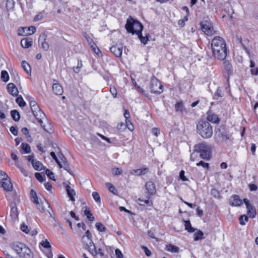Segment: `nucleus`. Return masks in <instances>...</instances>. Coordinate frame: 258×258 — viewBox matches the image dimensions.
Masks as SVG:
<instances>
[{
    "label": "nucleus",
    "mask_w": 258,
    "mask_h": 258,
    "mask_svg": "<svg viewBox=\"0 0 258 258\" xmlns=\"http://www.w3.org/2000/svg\"><path fill=\"white\" fill-rule=\"evenodd\" d=\"M149 199V197H148V199L146 200H142L141 199L139 198L138 199V201L141 202L139 204L141 206H151L153 205V201L150 200Z\"/></svg>",
    "instance_id": "34"
},
{
    "label": "nucleus",
    "mask_w": 258,
    "mask_h": 258,
    "mask_svg": "<svg viewBox=\"0 0 258 258\" xmlns=\"http://www.w3.org/2000/svg\"><path fill=\"white\" fill-rule=\"evenodd\" d=\"M84 37H85L87 41L88 42L89 45L90 46H95V44L94 42V41H93L91 36H90V35H89L87 33H85L84 34Z\"/></svg>",
    "instance_id": "45"
},
{
    "label": "nucleus",
    "mask_w": 258,
    "mask_h": 258,
    "mask_svg": "<svg viewBox=\"0 0 258 258\" xmlns=\"http://www.w3.org/2000/svg\"><path fill=\"white\" fill-rule=\"evenodd\" d=\"M184 223L185 230H186L188 232L190 233H192L195 232V229L191 226L189 220L184 221Z\"/></svg>",
    "instance_id": "35"
},
{
    "label": "nucleus",
    "mask_w": 258,
    "mask_h": 258,
    "mask_svg": "<svg viewBox=\"0 0 258 258\" xmlns=\"http://www.w3.org/2000/svg\"><path fill=\"white\" fill-rule=\"evenodd\" d=\"M41 244L46 249L51 248L49 242L46 239L45 241H42L41 242Z\"/></svg>",
    "instance_id": "62"
},
{
    "label": "nucleus",
    "mask_w": 258,
    "mask_h": 258,
    "mask_svg": "<svg viewBox=\"0 0 258 258\" xmlns=\"http://www.w3.org/2000/svg\"><path fill=\"white\" fill-rule=\"evenodd\" d=\"M126 125H125L129 130L133 131L134 130V125L129 119H125Z\"/></svg>",
    "instance_id": "57"
},
{
    "label": "nucleus",
    "mask_w": 258,
    "mask_h": 258,
    "mask_svg": "<svg viewBox=\"0 0 258 258\" xmlns=\"http://www.w3.org/2000/svg\"><path fill=\"white\" fill-rule=\"evenodd\" d=\"M248 220V217L245 215H241L239 217V224L241 225H245V222H247Z\"/></svg>",
    "instance_id": "42"
},
{
    "label": "nucleus",
    "mask_w": 258,
    "mask_h": 258,
    "mask_svg": "<svg viewBox=\"0 0 258 258\" xmlns=\"http://www.w3.org/2000/svg\"><path fill=\"white\" fill-rule=\"evenodd\" d=\"M185 171L183 170H181L179 174V178L182 181H188V178L184 175Z\"/></svg>",
    "instance_id": "52"
},
{
    "label": "nucleus",
    "mask_w": 258,
    "mask_h": 258,
    "mask_svg": "<svg viewBox=\"0 0 258 258\" xmlns=\"http://www.w3.org/2000/svg\"><path fill=\"white\" fill-rule=\"evenodd\" d=\"M216 134L223 140H227L230 138L229 132L224 125H220L216 131Z\"/></svg>",
    "instance_id": "9"
},
{
    "label": "nucleus",
    "mask_w": 258,
    "mask_h": 258,
    "mask_svg": "<svg viewBox=\"0 0 258 258\" xmlns=\"http://www.w3.org/2000/svg\"><path fill=\"white\" fill-rule=\"evenodd\" d=\"M145 187L150 196L155 195L156 193V188L155 183L152 181H148L145 184Z\"/></svg>",
    "instance_id": "17"
},
{
    "label": "nucleus",
    "mask_w": 258,
    "mask_h": 258,
    "mask_svg": "<svg viewBox=\"0 0 258 258\" xmlns=\"http://www.w3.org/2000/svg\"><path fill=\"white\" fill-rule=\"evenodd\" d=\"M36 28L34 26H30L29 27H24L18 30V34L19 35L27 36L30 35L35 33Z\"/></svg>",
    "instance_id": "13"
},
{
    "label": "nucleus",
    "mask_w": 258,
    "mask_h": 258,
    "mask_svg": "<svg viewBox=\"0 0 258 258\" xmlns=\"http://www.w3.org/2000/svg\"><path fill=\"white\" fill-rule=\"evenodd\" d=\"M65 187L67 195L70 198V200L73 202L75 201V199L74 196L76 195L75 191L73 189L71 188V186L68 184H66Z\"/></svg>",
    "instance_id": "25"
},
{
    "label": "nucleus",
    "mask_w": 258,
    "mask_h": 258,
    "mask_svg": "<svg viewBox=\"0 0 258 258\" xmlns=\"http://www.w3.org/2000/svg\"><path fill=\"white\" fill-rule=\"evenodd\" d=\"M10 212V216L12 219H15L18 216V209L16 206L15 203L12 204Z\"/></svg>",
    "instance_id": "28"
},
{
    "label": "nucleus",
    "mask_w": 258,
    "mask_h": 258,
    "mask_svg": "<svg viewBox=\"0 0 258 258\" xmlns=\"http://www.w3.org/2000/svg\"><path fill=\"white\" fill-rule=\"evenodd\" d=\"M250 72L252 75H258V68L257 66H250Z\"/></svg>",
    "instance_id": "54"
},
{
    "label": "nucleus",
    "mask_w": 258,
    "mask_h": 258,
    "mask_svg": "<svg viewBox=\"0 0 258 258\" xmlns=\"http://www.w3.org/2000/svg\"><path fill=\"white\" fill-rule=\"evenodd\" d=\"M52 91L54 94L56 95H60L63 92L62 86L55 80H53Z\"/></svg>",
    "instance_id": "18"
},
{
    "label": "nucleus",
    "mask_w": 258,
    "mask_h": 258,
    "mask_svg": "<svg viewBox=\"0 0 258 258\" xmlns=\"http://www.w3.org/2000/svg\"><path fill=\"white\" fill-rule=\"evenodd\" d=\"M115 253L117 258H123V257L121 251L118 248L115 250Z\"/></svg>",
    "instance_id": "64"
},
{
    "label": "nucleus",
    "mask_w": 258,
    "mask_h": 258,
    "mask_svg": "<svg viewBox=\"0 0 258 258\" xmlns=\"http://www.w3.org/2000/svg\"><path fill=\"white\" fill-rule=\"evenodd\" d=\"M1 79L3 81L7 82L9 80V76L6 71H2L1 72Z\"/></svg>",
    "instance_id": "44"
},
{
    "label": "nucleus",
    "mask_w": 258,
    "mask_h": 258,
    "mask_svg": "<svg viewBox=\"0 0 258 258\" xmlns=\"http://www.w3.org/2000/svg\"><path fill=\"white\" fill-rule=\"evenodd\" d=\"M195 151L200 154L201 158L209 160L212 157V148L205 143H200L194 146Z\"/></svg>",
    "instance_id": "4"
},
{
    "label": "nucleus",
    "mask_w": 258,
    "mask_h": 258,
    "mask_svg": "<svg viewBox=\"0 0 258 258\" xmlns=\"http://www.w3.org/2000/svg\"><path fill=\"white\" fill-rule=\"evenodd\" d=\"M141 248H142V249L144 250L146 255L147 256H150L151 255V254H152L151 251L147 247H146V246L143 245V246H141Z\"/></svg>",
    "instance_id": "61"
},
{
    "label": "nucleus",
    "mask_w": 258,
    "mask_h": 258,
    "mask_svg": "<svg viewBox=\"0 0 258 258\" xmlns=\"http://www.w3.org/2000/svg\"><path fill=\"white\" fill-rule=\"evenodd\" d=\"M43 16H44L43 13L42 12H40L39 14H38L36 16H35L33 20L35 22L40 21L42 19V18H43Z\"/></svg>",
    "instance_id": "60"
},
{
    "label": "nucleus",
    "mask_w": 258,
    "mask_h": 258,
    "mask_svg": "<svg viewBox=\"0 0 258 258\" xmlns=\"http://www.w3.org/2000/svg\"><path fill=\"white\" fill-rule=\"evenodd\" d=\"M149 171V170L148 168L145 167L140 169H134L130 172V173L132 175L142 176L147 174Z\"/></svg>",
    "instance_id": "22"
},
{
    "label": "nucleus",
    "mask_w": 258,
    "mask_h": 258,
    "mask_svg": "<svg viewBox=\"0 0 258 258\" xmlns=\"http://www.w3.org/2000/svg\"><path fill=\"white\" fill-rule=\"evenodd\" d=\"M202 31L207 35L211 36L215 32L212 25L209 22L201 23Z\"/></svg>",
    "instance_id": "10"
},
{
    "label": "nucleus",
    "mask_w": 258,
    "mask_h": 258,
    "mask_svg": "<svg viewBox=\"0 0 258 258\" xmlns=\"http://www.w3.org/2000/svg\"><path fill=\"white\" fill-rule=\"evenodd\" d=\"M15 5V2L14 0H7L6 3V7L8 11L12 10Z\"/></svg>",
    "instance_id": "41"
},
{
    "label": "nucleus",
    "mask_w": 258,
    "mask_h": 258,
    "mask_svg": "<svg viewBox=\"0 0 258 258\" xmlns=\"http://www.w3.org/2000/svg\"><path fill=\"white\" fill-rule=\"evenodd\" d=\"M25 246L26 245L22 243H15L13 244V248L17 254H20L23 249L24 246Z\"/></svg>",
    "instance_id": "26"
},
{
    "label": "nucleus",
    "mask_w": 258,
    "mask_h": 258,
    "mask_svg": "<svg viewBox=\"0 0 258 258\" xmlns=\"http://www.w3.org/2000/svg\"><path fill=\"white\" fill-rule=\"evenodd\" d=\"M222 97V90L220 87H218L217 89L216 92H215L214 98L216 99H218V98Z\"/></svg>",
    "instance_id": "56"
},
{
    "label": "nucleus",
    "mask_w": 258,
    "mask_h": 258,
    "mask_svg": "<svg viewBox=\"0 0 258 258\" xmlns=\"http://www.w3.org/2000/svg\"><path fill=\"white\" fill-rule=\"evenodd\" d=\"M150 88L152 93L156 94H160L163 91V85L160 81L155 77L151 78Z\"/></svg>",
    "instance_id": "6"
},
{
    "label": "nucleus",
    "mask_w": 258,
    "mask_h": 258,
    "mask_svg": "<svg viewBox=\"0 0 258 258\" xmlns=\"http://www.w3.org/2000/svg\"><path fill=\"white\" fill-rule=\"evenodd\" d=\"M229 205L232 207L240 206L242 204V201L237 195H233L229 200Z\"/></svg>",
    "instance_id": "15"
},
{
    "label": "nucleus",
    "mask_w": 258,
    "mask_h": 258,
    "mask_svg": "<svg viewBox=\"0 0 258 258\" xmlns=\"http://www.w3.org/2000/svg\"><path fill=\"white\" fill-rule=\"evenodd\" d=\"M0 184L5 190L7 191H10L12 190L13 185L9 177L6 180H4V181H1Z\"/></svg>",
    "instance_id": "19"
},
{
    "label": "nucleus",
    "mask_w": 258,
    "mask_h": 258,
    "mask_svg": "<svg viewBox=\"0 0 258 258\" xmlns=\"http://www.w3.org/2000/svg\"><path fill=\"white\" fill-rule=\"evenodd\" d=\"M41 127L44 129L45 131L48 133L51 134L53 132V130L50 123H48V126H46V125H44L43 123L42 122V126H41Z\"/></svg>",
    "instance_id": "49"
},
{
    "label": "nucleus",
    "mask_w": 258,
    "mask_h": 258,
    "mask_svg": "<svg viewBox=\"0 0 258 258\" xmlns=\"http://www.w3.org/2000/svg\"><path fill=\"white\" fill-rule=\"evenodd\" d=\"M166 250L172 253H177L179 251V248L177 246L169 244L166 245Z\"/></svg>",
    "instance_id": "29"
},
{
    "label": "nucleus",
    "mask_w": 258,
    "mask_h": 258,
    "mask_svg": "<svg viewBox=\"0 0 258 258\" xmlns=\"http://www.w3.org/2000/svg\"><path fill=\"white\" fill-rule=\"evenodd\" d=\"M21 147L25 153L28 154L30 153L31 148L28 144L23 143L21 144Z\"/></svg>",
    "instance_id": "39"
},
{
    "label": "nucleus",
    "mask_w": 258,
    "mask_h": 258,
    "mask_svg": "<svg viewBox=\"0 0 258 258\" xmlns=\"http://www.w3.org/2000/svg\"><path fill=\"white\" fill-rule=\"evenodd\" d=\"M175 110L176 112H180L182 114L187 113V110L182 101L177 102L175 103Z\"/></svg>",
    "instance_id": "21"
},
{
    "label": "nucleus",
    "mask_w": 258,
    "mask_h": 258,
    "mask_svg": "<svg viewBox=\"0 0 258 258\" xmlns=\"http://www.w3.org/2000/svg\"><path fill=\"white\" fill-rule=\"evenodd\" d=\"M46 34L42 33L39 36L38 39L39 46L44 51H47L49 48V44L46 41Z\"/></svg>",
    "instance_id": "11"
},
{
    "label": "nucleus",
    "mask_w": 258,
    "mask_h": 258,
    "mask_svg": "<svg viewBox=\"0 0 258 258\" xmlns=\"http://www.w3.org/2000/svg\"><path fill=\"white\" fill-rule=\"evenodd\" d=\"M30 197L31 201L37 206V208L40 212L44 213L45 215L49 214V217H53L52 209L51 208L50 204L46 201L45 199H44L46 205L48 206V208H49L50 210L52 211V213H51L49 210H45L43 206L39 203L36 192L34 190L31 189L30 190Z\"/></svg>",
    "instance_id": "5"
},
{
    "label": "nucleus",
    "mask_w": 258,
    "mask_h": 258,
    "mask_svg": "<svg viewBox=\"0 0 258 258\" xmlns=\"http://www.w3.org/2000/svg\"><path fill=\"white\" fill-rule=\"evenodd\" d=\"M243 201L245 204L247 215L251 218H255L256 215V211L255 207L249 203L247 199H244Z\"/></svg>",
    "instance_id": "8"
},
{
    "label": "nucleus",
    "mask_w": 258,
    "mask_h": 258,
    "mask_svg": "<svg viewBox=\"0 0 258 258\" xmlns=\"http://www.w3.org/2000/svg\"><path fill=\"white\" fill-rule=\"evenodd\" d=\"M223 75L226 78L227 83L229 86V78L233 74V69L232 66H225L222 70Z\"/></svg>",
    "instance_id": "14"
},
{
    "label": "nucleus",
    "mask_w": 258,
    "mask_h": 258,
    "mask_svg": "<svg viewBox=\"0 0 258 258\" xmlns=\"http://www.w3.org/2000/svg\"><path fill=\"white\" fill-rule=\"evenodd\" d=\"M31 66H21L25 72L30 76H31Z\"/></svg>",
    "instance_id": "59"
},
{
    "label": "nucleus",
    "mask_w": 258,
    "mask_h": 258,
    "mask_svg": "<svg viewBox=\"0 0 258 258\" xmlns=\"http://www.w3.org/2000/svg\"><path fill=\"white\" fill-rule=\"evenodd\" d=\"M7 90L8 92L14 96H16L18 94V89L13 83H9L7 85Z\"/></svg>",
    "instance_id": "24"
},
{
    "label": "nucleus",
    "mask_w": 258,
    "mask_h": 258,
    "mask_svg": "<svg viewBox=\"0 0 258 258\" xmlns=\"http://www.w3.org/2000/svg\"><path fill=\"white\" fill-rule=\"evenodd\" d=\"M110 92L111 94L112 95L114 98H116L117 94V91L116 88L114 86H111L110 87Z\"/></svg>",
    "instance_id": "58"
},
{
    "label": "nucleus",
    "mask_w": 258,
    "mask_h": 258,
    "mask_svg": "<svg viewBox=\"0 0 258 258\" xmlns=\"http://www.w3.org/2000/svg\"><path fill=\"white\" fill-rule=\"evenodd\" d=\"M95 227L99 232H105L106 230V228L104 225L100 222L96 223L95 224Z\"/></svg>",
    "instance_id": "43"
},
{
    "label": "nucleus",
    "mask_w": 258,
    "mask_h": 258,
    "mask_svg": "<svg viewBox=\"0 0 258 258\" xmlns=\"http://www.w3.org/2000/svg\"><path fill=\"white\" fill-rule=\"evenodd\" d=\"M110 50L116 57H119L122 52V46L121 45L112 46L110 47Z\"/></svg>",
    "instance_id": "23"
},
{
    "label": "nucleus",
    "mask_w": 258,
    "mask_h": 258,
    "mask_svg": "<svg viewBox=\"0 0 258 258\" xmlns=\"http://www.w3.org/2000/svg\"><path fill=\"white\" fill-rule=\"evenodd\" d=\"M89 240L92 238V234L89 230H87L85 232V234L82 236V240L83 243H85V239Z\"/></svg>",
    "instance_id": "46"
},
{
    "label": "nucleus",
    "mask_w": 258,
    "mask_h": 258,
    "mask_svg": "<svg viewBox=\"0 0 258 258\" xmlns=\"http://www.w3.org/2000/svg\"><path fill=\"white\" fill-rule=\"evenodd\" d=\"M213 123L218 124L220 122V118L218 115L214 113L212 110H209L207 113V120Z\"/></svg>",
    "instance_id": "12"
},
{
    "label": "nucleus",
    "mask_w": 258,
    "mask_h": 258,
    "mask_svg": "<svg viewBox=\"0 0 258 258\" xmlns=\"http://www.w3.org/2000/svg\"><path fill=\"white\" fill-rule=\"evenodd\" d=\"M20 256L23 258H33L34 254L31 250L26 245L24 246L23 249L20 254Z\"/></svg>",
    "instance_id": "20"
},
{
    "label": "nucleus",
    "mask_w": 258,
    "mask_h": 258,
    "mask_svg": "<svg viewBox=\"0 0 258 258\" xmlns=\"http://www.w3.org/2000/svg\"><path fill=\"white\" fill-rule=\"evenodd\" d=\"M143 27V25L139 21L131 17L127 19L125 29L127 32L133 35L140 34V32H142Z\"/></svg>",
    "instance_id": "3"
},
{
    "label": "nucleus",
    "mask_w": 258,
    "mask_h": 258,
    "mask_svg": "<svg viewBox=\"0 0 258 258\" xmlns=\"http://www.w3.org/2000/svg\"><path fill=\"white\" fill-rule=\"evenodd\" d=\"M92 197L94 200L98 204L101 203V199L99 194L96 191L92 192Z\"/></svg>",
    "instance_id": "51"
},
{
    "label": "nucleus",
    "mask_w": 258,
    "mask_h": 258,
    "mask_svg": "<svg viewBox=\"0 0 258 258\" xmlns=\"http://www.w3.org/2000/svg\"><path fill=\"white\" fill-rule=\"evenodd\" d=\"M57 164H58L59 168H63L64 170H67L68 172L71 173V169L67 160H65L62 164H61L60 161H59Z\"/></svg>",
    "instance_id": "32"
},
{
    "label": "nucleus",
    "mask_w": 258,
    "mask_h": 258,
    "mask_svg": "<svg viewBox=\"0 0 258 258\" xmlns=\"http://www.w3.org/2000/svg\"><path fill=\"white\" fill-rule=\"evenodd\" d=\"M106 186H107L108 190L110 192H112L114 195H117V190L115 188V187L111 183L108 182L106 183Z\"/></svg>",
    "instance_id": "40"
},
{
    "label": "nucleus",
    "mask_w": 258,
    "mask_h": 258,
    "mask_svg": "<svg viewBox=\"0 0 258 258\" xmlns=\"http://www.w3.org/2000/svg\"><path fill=\"white\" fill-rule=\"evenodd\" d=\"M45 174L51 180L55 181L54 173L49 169H47L45 170Z\"/></svg>",
    "instance_id": "50"
},
{
    "label": "nucleus",
    "mask_w": 258,
    "mask_h": 258,
    "mask_svg": "<svg viewBox=\"0 0 258 258\" xmlns=\"http://www.w3.org/2000/svg\"><path fill=\"white\" fill-rule=\"evenodd\" d=\"M21 44L23 48H28L32 44V39L30 38H23L21 41Z\"/></svg>",
    "instance_id": "27"
},
{
    "label": "nucleus",
    "mask_w": 258,
    "mask_h": 258,
    "mask_svg": "<svg viewBox=\"0 0 258 258\" xmlns=\"http://www.w3.org/2000/svg\"><path fill=\"white\" fill-rule=\"evenodd\" d=\"M122 172V170L119 168L114 167L111 169V173L113 175H119L121 174Z\"/></svg>",
    "instance_id": "48"
},
{
    "label": "nucleus",
    "mask_w": 258,
    "mask_h": 258,
    "mask_svg": "<svg viewBox=\"0 0 258 258\" xmlns=\"http://www.w3.org/2000/svg\"><path fill=\"white\" fill-rule=\"evenodd\" d=\"M20 228L23 232L27 234L29 232V229L28 228V227L27 225H26L24 223L21 224Z\"/></svg>",
    "instance_id": "63"
},
{
    "label": "nucleus",
    "mask_w": 258,
    "mask_h": 258,
    "mask_svg": "<svg viewBox=\"0 0 258 258\" xmlns=\"http://www.w3.org/2000/svg\"><path fill=\"white\" fill-rule=\"evenodd\" d=\"M210 194L216 199L220 200L222 198V196H221L220 191L215 188L211 189L210 191Z\"/></svg>",
    "instance_id": "31"
},
{
    "label": "nucleus",
    "mask_w": 258,
    "mask_h": 258,
    "mask_svg": "<svg viewBox=\"0 0 258 258\" xmlns=\"http://www.w3.org/2000/svg\"><path fill=\"white\" fill-rule=\"evenodd\" d=\"M33 115L38 120L41 126H42V119L45 117V114L40 108L38 105H35L31 108Z\"/></svg>",
    "instance_id": "7"
},
{
    "label": "nucleus",
    "mask_w": 258,
    "mask_h": 258,
    "mask_svg": "<svg viewBox=\"0 0 258 258\" xmlns=\"http://www.w3.org/2000/svg\"><path fill=\"white\" fill-rule=\"evenodd\" d=\"M194 236L195 241H198L204 238V233L201 230H198L197 232H195L194 234Z\"/></svg>",
    "instance_id": "37"
},
{
    "label": "nucleus",
    "mask_w": 258,
    "mask_h": 258,
    "mask_svg": "<svg viewBox=\"0 0 258 258\" xmlns=\"http://www.w3.org/2000/svg\"><path fill=\"white\" fill-rule=\"evenodd\" d=\"M196 165L197 166H202L203 167L206 168L207 170L209 169V164L208 163H205L203 161H201L199 163H197Z\"/></svg>",
    "instance_id": "55"
},
{
    "label": "nucleus",
    "mask_w": 258,
    "mask_h": 258,
    "mask_svg": "<svg viewBox=\"0 0 258 258\" xmlns=\"http://www.w3.org/2000/svg\"><path fill=\"white\" fill-rule=\"evenodd\" d=\"M211 47L214 57L224 60L227 56L226 45L225 40L221 37H215L211 42Z\"/></svg>",
    "instance_id": "1"
},
{
    "label": "nucleus",
    "mask_w": 258,
    "mask_h": 258,
    "mask_svg": "<svg viewBox=\"0 0 258 258\" xmlns=\"http://www.w3.org/2000/svg\"><path fill=\"white\" fill-rule=\"evenodd\" d=\"M35 178L40 182L43 181L45 179V176L39 172L35 173Z\"/></svg>",
    "instance_id": "53"
},
{
    "label": "nucleus",
    "mask_w": 258,
    "mask_h": 258,
    "mask_svg": "<svg viewBox=\"0 0 258 258\" xmlns=\"http://www.w3.org/2000/svg\"><path fill=\"white\" fill-rule=\"evenodd\" d=\"M16 101L21 107H24L26 105V102L21 96L18 97L16 100Z\"/></svg>",
    "instance_id": "47"
},
{
    "label": "nucleus",
    "mask_w": 258,
    "mask_h": 258,
    "mask_svg": "<svg viewBox=\"0 0 258 258\" xmlns=\"http://www.w3.org/2000/svg\"><path fill=\"white\" fill-rule=\"evenodd\" d=\"M141 42L144 44H146L149 40V34H146L145 36L142 35V32L140 34H137Z\"/></svg>",
    "instance_id": "36"
},
{
    "label": "nucleus",
    "mask_w": 258,
    "mask_h": 258,
    "mask_svg": "<svg viewBox=\"0 0 258 258\" xmlns=\"http://www.w3.org/2000/svg\"><path fill=\"white\" fill-rule=\"evenodd\" d=\"M84 244H86V248L88 249V251L92 255H96L97 253V248L92 240V239L85 241V243Z\"/></svg>",
    "instance_id": "16"
},
{
    "label": "nucleus",
    "mask_w": 258,
    "mask_h": 258,
    "mask_svg": "<svg viewBox=\"0 0 258 258\" xmlns=\"http://www.w3.org/2000/svg\"><path fill=\"white\" fill-rule=\"evenodd\" d=\"M84 214L86 216L87 219L90 221H93L94 220V217L93 216L91 211L89 210V208L87 207H85V209L84 210Z\"/></svg>",
    "instance_id": "33"
},
{
    "label": "nucleus",
    "mask_w": 258,
    "mask_h": 258,
    "mask_svg": "<svg viewBox=\"0 0 258 258\" xmlns=\"http://www.w3.org/2000/svg\"><path fill=\"white\" fill-rule=\"evenodd\" d=\"M32 166L36 170L38 171H41L45 168L41 162L37 160H35V162L33 163Z\"/></svg>",
    "instance_id": "30"
},
{
    "label": "nucleus",
    "mask_w": 258,
    "mask_h": 258,
    "mask_svg": "<svg viewBox=\"0 0 258 258\" xmlns=\"http://www.w3.org/2000/svg\"><path fill=\"white\" fill-rule=\"evenodd\" d=\"M197 132L204 139L212 137L213 132L211 123L204 119H200L197 124Z\"/></svg>",
    "instance_id": "2"
},
{
    "label": "nucleus",
    "mask_w": 258,
    "mask_h": 258,
    "mask_svg": "<svg viewBox=\"0 0 258 258\" xmlns=\"http://www.w3.org/2000/svg\"><path fill=\"white\" fill-rule=\"evenodd\" d=\"M11 115L12 118L16 121L19 120L20 115L19 112L16 110H13L11 111Z\"/></svg>",
    "instance_id": "38"
}]
</instances>
